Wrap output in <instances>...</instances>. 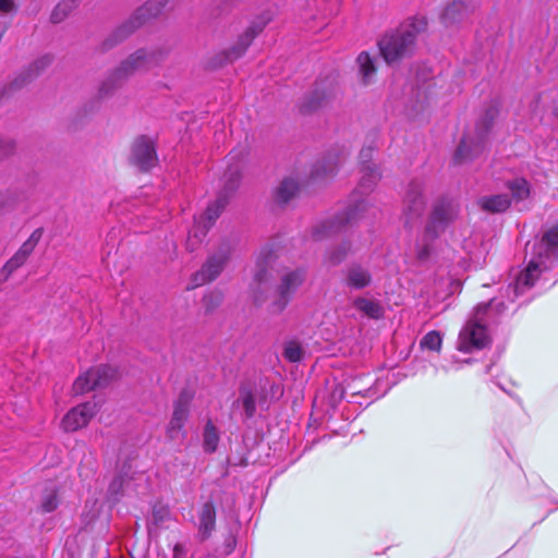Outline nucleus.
<instances>
[{"instance_id":"1","label":"nucleus","mask_w":558,"mask_h":558,"mask_svg":"<svg viewBox=\"0 0 558 558\" xmlns=\"http://www.w3.org/2000/svg\"><path fill=\"white\" fill-rule=\"evenodd\" d=\"M532 256L526 267L500 290V294L487 302L478 303L459 333L457 349L470 353L484 349L490 341L487 327L497 325L511 317L518 308L526 303L515 304V300L529 291L544 271L558 264V226L547 230L541 241L532 248Z\"/></svg>"},{"instance_id":"2","label":"nucleus","mask_w":558,"mask_h":558,"mask_svg":"<svg viewBox=\"0 0 558 558\" xmlns=\"http://www.w3.org/2000/svg\"><path fill=\"white\" fill-rule=\"evenodd\" d=\"M362 177L353 193L347 208L327 218L313 227V238L324 240L339 233L345 226L352 225L362 219L365 213L373 207L368 196L381 179L377 166H364L361 168Z\"/></svg>"},{"instance_id":"3","label":"nucleus","mask_w":558,"mask_h":558,"mask_svg":"<svg viewBox=\"0 0 558 558\" xmlns=\"http://www.w3.org/2000/svg\"><path fill=\"white\" fill-rule=\"evenodd\" d=\"M168 54L163 48H141L129 54L108 74L98 87L100 98L111 96L131 76L151 70L159 65Z\"/></svg>"},{"instance_id":"4","label":"nucleus","mask_w":558,"mask_h":558,"mask_svg":"<svg viewBox=\"0 0 558 558\" xmlns=\"http://www.w3.org/2000/svg\"><path fill=\"white\" fill-rule=\"evenodd\" d=\"M447 268V266L439 265L432 271L424 270V278L421 279V282L424 281V286L421 287V300L424 299V307L433 312L427 319L447 310L448 304L440 308L437 307L454 292L462 290V283L449 277Z\"/></svg>"},{"instance_id":"5","label":"nucleus","mask_w":558,"mask_h":558,"mask_svg":"<svg viewBox=\"0 0 558 558\" xmlns=\"http://www.w3.org/2000/svg\"><path fill=\"white\" fill-rule=\"evenodd\" d=\"M418 35V20L411 16L398 28L386 33L378 41L380 54L388 64L410 57L414 50Z\"/></svg>"},{"instance_id":"6","label":"nucleus","mask_w":558,"mask_h":558,"mask_svg":"<svg viewBox=\"0 0 558 558\" xmlns=\"http://www.w3.org/2000/svg\"><path fill=\"white\" fill-rule=\"evenodd\" d=\"M499 114V102L492 100L475 123L474 137L463 136L453 156L456 163L471 161L486 150L488 135Z\"/></svg>"},{"instance_id":"7","label":"nucleus","mask_w":558,"mask_h":558,"mask_svg":"<svg viewBox=\"0 0 558 558\" xmlns=\"http://www.w3.org/2000/svg\"><path fill=\"white\" fill-rule=\"evenodd\" d=\"M169 0H147L134 14L118 26L101 44V50L108 51L122 41L150 19L159 16Z\"/></svg>"},{"instance_id":"8","label":"nucleus","mask_w":558,"mask_h":558,"mask_svg":"<svg viewBox=\"0 0 558 558\" xmlns=\"http://www.w3.org/2000/svg\"><path fill=\"white\" fill-rule=\"evenodd\" d=\"M338 95V84L335 76H326L315 82L312 90L304 96L300 104L303 112H312L328 106Z\"/></svg>"},{"instance_id":"9","label":"nucleus","mask_w":558,"mask_h":558,"mask_svg":"<svg viewBox=\"0 0 558 558\" xmlns=\"http://www.w3.org/2000/svg\"><path fill=\"white\" fill-rule=\"evenodd\" d=\"M305 280L306 270L304 268L286 270L281 275L277 287V299L270 304L271 312L275 314L281 313Z\"/></svg>"},{"instance_id":"10","label":"nucleus","mask_w":558,"mask_h":558,"mask_svg":"<svg viewBox=\"0 0 558 558\" xmlns=\"http://www.w3.org/2000/svg\"><path fill=\"white\" fill-rule=\"evenodd\" d=\"M231 254L232 246L229 243L220 244L218 248L208 256L202 268L194 274V286H203L217 279L229 262Z\"/></svg>"},{"instance_id":"11","label":"nucleus","mask_w":558,"mask_h":558,"mask_svg":"<svg viewBox=\"0 0 558 558\" xmlns=\"http://www.w3.org/2000/svg\"><path fill=\"white\" fill-rule=\"evenodd\" d=\"M269 19L265 16H258L252 21L251 25L245 32L239 36L238 40L227 50L222 51L218 58V64L223 65L226 63H232L241 58L252 41L259 35L266 25L269 23Z\"/></svg>"},{"instance_id":"12","label":"nucleus","mask_w":558,"mask_h":558,"mask_svg":"<svg viewBox=\"0 0 558 558\" xmlns=\"http://www.w3.org/2000/svg\"><path fill=\"white\" fill-rule=\"evenodd\" d=\"M278 255L270 246H265L260 250L255 264L253 275L252 296L256 305H260L265 301L264 293L260 291V286L267 283L271 278V269Z\"/></svg>"},{"instance_id":"13","label":"nucleus","mask_w":558,"mask_h":558,"mask_svg":"<svg viewBox=\"0 0 558 558\" xmlns=\"http://www.w3.org/2000/svg\"><path fill=\"white\" fill-rule=\"evenodd\" d=\"M118 376V371L110 365H99L88 369L73 384L75 395H82L96 388L108 386Z\"/></svg>"},{"instance_id":"14","label":"nucleus","mask_w":558,"mask_h":558,"mask_svg":"<svg viewBox=\"0 0 558 558\" xmlns=\"http://www.w3.org/2000/svg\"><path fill=\"white\" fill-rule=\"evenodd\" d=\"M457 215V205L452 198H439L433 208L429 221L425 227V236L435 239L445 231L449 222Z\"/></svg>"},{"instance_id":"15","label":"nucleus","mask_w":558,"mask_h":558,"mask_svg":"<svg viewBox=\"0 0 558 558\" xmlns=\"http://www.w3.org/2000/svg\"><path fill=\"white\" fill-rule=\"evenodd\" d=\"M192 396L187 391H182L174 402L173 413L167 426V437L171 440L184 439L186 433L184 424L190 415V402Z\"/></svg>"},{"instance_id":"16","label":"nucleus","mask_w":558,"mask_h":558,"mask_svg":"<svg viewBox=\"0 0 558 558\" xmlns=\"http://www.w3.org/2000/svg\"><path fill=\"white\" fill-rule=\"evenodd\" d=\"M43 235V229L33 231L29 238L21 245L17 252L4 264L0 270V276L8 279L16 269L22 267L31 254L34 252Z\"/></svg>"},{"instance_id":"17","label":"nucleus","mask_w":558,"mask_h":558,"mask_svg":"<svg viewBox=\"0 0 558 558\" xmlns=\"http://www.w3.org/2000/svg\"><path fill=\"white\" fill-rule=\"evenodd\" d=\"M373 283V275L367 265L359 262L350 263L342 270V284L344 288L361 291Z\"/></svg>"},{"instance_id":"18","label":"nucleus","mask_w":558,"mask_h":558,"mask_svg":"<svg viewBox=\"0 0 558 558\" xmlns=\"http://www.w3.org/2000/svg\"><path fill=\"white\" fill-rule=\"evenodd\" d=\"M131 160L141 170L147 171L157 165V154L153 141L141 136L133 143Z\"/></svg>"},{"instance_id":"19","label":"nucleus","mask_w":558,"mask_h":558,"mask_svg":"<svg viewBox=\"0 0 558 558\" xmlns=\"http://www.w3.org/2000/svg\"><path fill=\"white\" fill-rule=\"evenodd\" d=\"M97 412L95 402H85L71 409L63 417L61 425L65 432H75L88 424Z\"/></svg>"},{"instance_id":"20","label":"nucleus","mask_w":558,"mask_h":558,"mask_svg":"<svg viewBox=\"0 0 558 558\" xmlns=\"http://www.w3.org/2000/svg\"><path fill=\"white\" fill-rule=\"evenodd\" d=\"M418 184L415 179L404 187L402 194V219L405 226L413 227L418 220Z\"/></svg>"},{"instance_id":"21","label":"nucleus","mask_w":558,"mask_h":558,"mask_svg":"<svg viewBox=\"0 0 558 558\" xmlns=\"http://www.w3.org/2000/svg\"><path fill=\"white\" fill-rule=\"evenodd\" d=\"M195 526L197 529L196 538L201 543L206 542L215 531L216 509L211 501L204 502L197 511V522Z\"/></svg>"},{"instance_id":"22","label":"nucleus","mask_w":558,"mask_h":558,"mask_svg":"<svg viewBox=\"0 0 558 558\" xmlns=\"http://www.w3.org/2000/svg\"><path fill=\"white\" fill-rule=\"evenodd\" d=\"M475 5L465 4L463 1L456 0L449 3L441 14V21L445 26H452L466 20Z\"/></svg>"},{"instance_id":"23","label":"nucleus","mask_w":558,"mask_h":558,"mask_svg":"<svg viewBox=\"0 0 558 558\" xmlns=\"http://www.w3.org/2000/svg\"><path fill=\"white\" fill-rule=\"evenodd\" d=\"M136 475H138L136 472L131 471V465L124 464L109 485L108 494L110 498L114 501L119 500L129 487L130 482L136 478Z\"/></svg>"},{"instance_id":"24","label":"nucleus","mask_w":558,"mask_h":558,"mask_svg":"<svg viewBox=\"0 0 558 558\" xmlns=\"http://www.w3.org/2000/svg\"><path fill=\"white\" fill-rule=\"evenodd\" d=\"M478 206L485 213H505L511 206V199L507 194L484 195L478 198Z\"/></svg>"},{"instance_id":"25","label":"nucleus","mask_w":558,"mask_h":558,"mask_svg":"<svg viewBox=\"0 0 558 558\" xmlns=\"http://www.w3.org/2000/svg\"><path fill=\"white\" fill-rule=\"evenodd\" d=\"M52 58L50 56H44L35 60L29 68L21 73L11 84L12 88H21L27 82L39 75L41 71L51 64Z\"/></svg>"},{"instance_id":"26","label":"nucleus","mask_w":558,"mask_h":558,"mask_svg":"<svg viewBox=\"0 0 558 558\" xmlns=\"http://www.w3.org/2000/svg\"><path fill=\"white\" fill-rule=\"evenodd\" d=\"M241 181V169L239 165H231L225 172L221 179V190L218 195L227 197L229 201L230 196L238 190Z\"/></svg>"},{"instance_id":"27","label":"nucleus","mask_w":558,"mask_h":558,"mask_svg":"<svg viewBox=\"0 0 558 558\" xmlns=\"http://www.w3.org/2000/svg\"><path fill=\"white\" fill-rule=\"evenodd\" d=\"M299 184L292 178L283 179L274 191V201L276 204L283 206L288 204L298 193Z\"/></svg>"},{"instance_id":"28","label":"nucleus","mask_w":558,"mask_h":558,"mask_svg":"<svg viewBox=\"0 0 558 558\" xmlns=\"http://www.w3.org/2000/svg\"><path fill=\"white\" fill-rule=\"evenodd\" d=\"M505 186L511 193V202L520 203L527 199L531 196V183L522 177L508 180Z\"/></svg>"},{"instance_id":"29","label":"nucleus","mask_w":558,"mask_h":558,"mask_svg":"<svg viewBox=\"0 0 558 558\" xmlns=\"http://www.w3.org/2000/svg\"><path fill=\"white\" fill-rule=\"evenodd\" d=\"M353 306L372 319H379L384 317L385 314V310L379 301L371 300L364 296H357L354 299Z\"/></svg>"},{"instance_id":"30","label":"nucleus","mask_w":558,"mask_h":558,"mask_svg":"<svg viewBox=\"0 0 558 558\" xmlns=\"http://www.w3.org/2000/svg\"><path fill=\"white\" fill-rule=\"evenodd\" d=\"M344 154L329 153L322 161L315 166L313 174L316 178L332 174L338 168L339 163L344 159Z\"/></svg>"},{"instance_id":"31","label":"nucleus","mask_w":558,"mask_h":558,"mask_svg":"<svg viewBox=\"0 0 558 558\" xmlns=\"http://www.w3.org/2000/svg\"><path fill=\"white\" fill-rule=\"evenodd\" d=\"M356 63L363 84H369L376 73L374 60L367 52L363 51L357 56Z\"/></svg>"},{"instance_id":"32","label":"nucleus","mask_w":558,"mask_h":558,"mask_svg":"<svg viewBox=\"0 0 558 558\" xmlns=\"http://www.w3.org/2000/svg\"><path fill=\"white\" fill-rule=\"evenodd\" d=\"M236 403H241L244 410L246 418L254 416L256 412V399L253 389L248 386H242L240 388V396Z\"/></svg>"},{"instance_id":"33","label":"nucleus","mask_w":558,"mask_h":558,"mask_svg":"<svg viewBox=\"0 0 558 558\" xmlns=\"http://www.w3.org/2000/svg\"><path fill=\"white\" fill-rule=\"evenodd\" d=\"M227 204V197L218 195L217 199L207 207L206 211L199 217V219L207 226L211 227Z\"/></svg>"},{"instance_id":"34","label":"nucleus","mask_w":558,"mask_h":558,"mask_svg":"<svg viewBox=\"0 0 558 558\" xmlns=\"http://www.w3.org/2000/svg\"><path fill=\"white\" fill-rule=\"evenodd\" d=\"M350 253H351V243L349 241H343L340 244L331 247L326 253L325 259L330 266H338L347 258V256Z\"/></svg>"},{"instance_id":"35","label":"nucleus","mask_w":558,"mask_h":558,"mask_svg":"<svg viewBox=\"0 0 558 558\" xmlns=\"http://www.w3.org/2000/svg\"><path fill=\"white\" fill-rule=\"evenodd\" d=\"M220 436L217 427L208 420L203 433V446L206 452H214L218 447Z\"/></svg>"},{"instance_id":"36","label":"nucleus","mask_w":558,"mask_h":558,"mask_svg":"<svg viewBox=\"0 0 558 558\" xmlns=\"http://www.w3.org/2000/svg\"><path fill=\"white\" fill-rule=\"evenodd\" d=\"M442 344V333L437 330L428 331L421 338V351L439 352Z\"/></svg>"},{"instance_id":"37","label":"nucleus","mask_w":558,"mask_h":558,"mask_svg":"<svg viewBox=\"0 0 558 558\" xmlns=\"http://www.w3.org/2000/svg\"><path fill=\"white\" fill-rule=\"evenodd\" d=\"M74 0H63L59 2L51 12L50 21L53 24L61 23L74 9Z\"/></svg>"},{"instance_id":"38","label":"nucleus","mask_w":558,"mask_h":558,"mask_svg":"<svg viewBox=\"0 0 558 558\" xmlns=\"http://www.w3.org/2000/svg\"><path fill=\"white\" fill-rule=\"evenodd\" d=\"M235 544V535L232 532H229L226 535L221 547L216 548L214 554H208L207 556L202 558H226L233 551Z\"/></svg>"},{"instance_id":"39","label":"nucleus","mask_w":558,"mask_h":558,"mask_svg":"<svg viewBox=\"0 0 558 558\" xmlns=\"http://www.w3.org/2000/svg\"><path fill=\"white\" fill-rule=\"evenodd\" d=\"M283 356L289 362H300L304 356V351L299 342L289 341L284 344Z\"/></svg>"},{"instance_id":"40","label":"nucleus","mask_w":558,"mask_h":558,"mask_svg":"<svg viewBox=\"0 0 558 558\" xmlns=\"http://www.w3.org/2000/svg\"><path fill=\"white\" fill-rule=\"evenodd\" d=\"M209 228L210 227L204 223L199 218L196 219L195 226L189 232V244L193 241V239H195L197 243L201 242Z\"/></svg>"},{"instance_id":"41","label":"nucleus","mask_w":558,"mask_h":558,"mask_svg":"<svg viewBox=\"0 0 558 558\" xmlns=\"http://www.w3.org/2000/svg\"><path fill=\"white\" fill-rule=\"evenodd\" d=\"M223 300V295L219 291H213L203 298V303L207 312L216 310Z\"/></svg>"},{"instance_id":"42","label":"nucleus","mask_w":558,"mask_h":558,"mask_svg":"<svg viewBox=\"0 0 558 558\" xmlns=\"http://www.w3.org/2000/svg\"><path fill=\"white\" fill-rule=\"evenodd\" d=\"M58 507L57 494L53 489L49 490L41 499L40 508L43 512H52Z\"/></svg>"},{"instance_id":"43","label":"nucleus","mask_w":558,"mask_h":558,"mask_svg":"<svg viewBox=\"0 0 558 558\" xmlns=\"http://www.w3.org/2000/svg\"><path fill=\"white\" fill-rule=\"evenodd\" d=\"M16 194L12 191L0 193V214L14 207L16 203Z\"/></svg>"},{"instance_id":"44","label":"nucleus","mask_w":558,"mask_h":558,"mask_svg":"<svg viewBox=\"0 0 558 558\" xmlns=\"http://www.w3.org/2000/svg\"><path fill=\"white\" fill-rule=\"evenodd\" d=\"M375 150V144L372 143L367 146H364L360 151V163L361 168L364 166H376L375 163H372L373 153Z\"/></svg>"},{"instance_id":"45","label":"nucleus","mask_w":558,"mask_h":558,"mask_svg":"<svg viewBox=\"0 0 558 558\" xmlns=\"http://www.w3.org/2000/svg\"><path fill=\"white\" fill-rule=\"evenodd\" d=\"M240 0H213V7L218 11L219 14L229 12L236 2Z\"/></svg>"},{"instance_id":"46","label":"nucleus","mask_w":558,"mask_h":558,"mask_svg":"<svg viewBox=\"0 0 558 558\" xmlns=\"http://www.w3.org/2000/svg\"><path fill=\"white\" fill-rule=\"evenodd\" d=\"M421 269L426 268V264L432 256L430 247L427 244L421 245Z\"/></svg>"},{"instance_id":"47","label":"nucleus","mask_w":558,"mask_h":558,"mask_svg":"<svg viewBox=\"0 0 558 558\" xmlns=\"http://www.w3.org/2000/svg\"><path fill=\"white\" fill-rule=\"evenodd\" d=\"M16 10L14 0H0V12L12 13Z\"/></svg>"},{"instance_id":"48","label":"nucleus","mask_w":558,"mask_h":558,"mask_svg":"<svg viewBox=\"0 0 558 558\" xmlns=\"http://www.w3.org/2000/svg\"><path fill=\"white\" fill-rule=\"evenodd\" d=\"M173 558H189L187 550L183 544H175L173 547Z\"/></svg>"},{"instance_id":"49","label":"nucleus","mask_w":558,"mask_h":558,"mask_svg":"<svg viewBox=\"0 0 558 558\" xmlns=\"http://www.w3.org/2000/svg\"><path fill=\"white\" fill-rule=\"evenodd\" d=\"M12 150V146L9 142H4L0 138V158L10 154Z\"/></svg>"},{"instance_id":"50","label":"nucleus","mask_w":558,"mask_h":558,"mask_svg":"<svg viewBox=\"0 0 558 558\" xmlns=\"http://www.w3.org/2000/svg\"><path fill=\"white\" fill-rule=\"evenodd\" d=\"M420 23H421V32H423L424 28L427 26V21L424 16H421Z\"/></svg>"},{"instance_id":"51","label":"nucleus","mask_w":558,"mask_h":558,"mask_svg":"<svg viewBox=\"0 0 558 558\" xmlns=\"http://www.w3.org/2000/svg\"><path fill=\"white\" fill-rule=\"evenodd\" d=\"M554 117L558 120V106H556L553 110Z\"/></svg>"},{"instance_id":"52","label":"nucleus","mask_w":558,"mask_h":558,"mask_svg":"<svg viewBox=\"0 0 558 558\" xmlns=\"http://www.w3.org/2000/svg\"><path fill=\"white\" fill-rule=\"evenodd\" d=\"M492 367H493L492 365H488V366L486 367V372L488 373V372L492 369Z\"/></svg>"}]
</instances>
